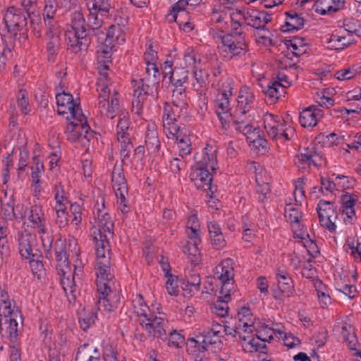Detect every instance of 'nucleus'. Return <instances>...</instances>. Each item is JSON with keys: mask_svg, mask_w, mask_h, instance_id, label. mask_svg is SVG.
I'll use <instances>...</instances> for the list:
<instances>
[{"mask_svg": "<svg viewBox=\"0 0 361 361\" xmlns=\"http://www.w3.org/2000/svg\"><path fill=\"white\" fill-rule=\"evenodd\" d=\"M93 215L91 234L95 244L96 264L106 268L111 264L109 242L114 235V223L105 207L104 197L100 192L95 197Z\"/></svg>", "mask_w": 361, "mask_h": 361, "instance_id": "f257e3e1", "label": "nucleus"}, {"mask_svg": "<svg viewBox=\"0 0 361 361\" xmlns=\"http://www.w3.org/2000/svg\"><path fill=\"white\" fill-rule=\"evenodd\" d=\"M63 243L60 242L56 249V268L61 276V283L66 295L70 301L76 298L78 290L77 283L80 282L83 267L78 259L79 247L76 240L71 238L68 242V250L62 247Z\"/></svg>", "mask_w": 361, "mask_h": 361, "instance_id": "f03ea898", "label": "nucleus"}, {"mask_svg": "<svg viewBox=\"0 0 361 361\" xmlns=\"http://www.w3.org/2000/svg\"><path fill=\"white\" fill-rule=\"evenodd\" d=\"M215 145H207L202 154L195 157V164L190 173V179L197 188L207 187L211 193L213 192L211 187L213 174L218 169Z\"/></svg>", "mask_w": 361, "mask_h": 361, "instance_id": "7ed1b4c3", "label": "nucleus"}, {"mask_svg": "<svg viewBox=\"0 0 361 361\" xmlns=\"http://www.w3.org/2000/svg\"><path fill=\"white\" fill-rule=\"evenodd\" d=\"M23 216L27 223L30 225L40 235L42 243L44 247L51 246L53 238L51 228L41 206L35 204L28 208L27 204L23 210Z\"/></svg>", "mask_w": 361, "mask_h": 361, "instance_id": "20e7f679", "label": "nucleus"}, {"mask_svg": "<svg viewBox=\"0 0 361 361\" xmlns=\"http://www.w3.org/2000/svg\"><path fill=\"white\" fill-rule=\"evenodd\" d=\"M262 122L268 136L276 142L283 143L284 141L290 140L295 136L294 128L285 123L284 120L279 116L266 113L262 117Z\"/></svg>", "mask_w": 361, "mask_h": 361, "instance_id": "39448f33", "label": "nucleus"}, {"mask_svg": "<svg viewBox=\"0 0 361 361\" xmlns=\"http://www.w3.org/2000/svg\"><path fill=\"white\" fill-rule=\"evenodd\" d=\"M97 90L99 93L98 109L99 113L107 118H114L121 110L119 105L118 94L114 92L110 96L109 82L106 80L105 76L99 78Z\"/></svg>", "mask_w": 361, "mask_h": 361, "instance_id": "423d86ee", "label": "nucleus"}, {"mask_svg": "<svg viewBox=\"0 0 361 361\" xmlns=\"http://www.w3.org/2000/svg\"><path fill=\"white\" fill-rule=\"evenodd\" d=\"M96 276L99 294V308L111 312L116 307L115 302H110L111 290L109 282L112 279L111 264H109L106 268H104L103 265L96 264Z\"/></svg>", "mask_w": 361, "mask_h": 361, "instance_id": "0eeeda50", "label": "nucleus"}, {"mask_svg": "<svg viewBox=\"0 0 361 361\" xmlns=\"http://www.w3.org/2000/svg\"><path fill=\"white\" fill-rule=\"evenodd\" d=\"M68 121L66 133L68 139L72 142H78L86 147L90 140L93 137V132L90 130L87 124V118L83 115L73 117Z\"/></svg>", "mask_w": 361, "mask_h": 361, "instance_id": "6e6552de", "label": "nucleus"}, {"mask_svg": "<svg viewBox=\"0 0 361 361\" xmlns=\"http://www.w3.org/2000/svg\"><path fill=\"white\" fill-rule=\"evenodd\" d=\"M58 8V0H44L43 18L47 28L46 36L49 40L48 42L49 49L57 45L61 34L60 27L54 20Z\"/></svg>", "mask_w": 361, "mask_h": 361, "instance_id": "1a4fd4ad", "label": "nucleus"}, {"mask_svg": "<svg viewBox=\"0 0 361 361\" xmlns=\"http://www.w3.org/2000/svg\"><path fill=\"white\" fill-rule=\"evenodd\" d=\"M111 184L117 197V203L122 213H128L129 207L126 200L128 195L126 180L121 164H116L111 173Z\"/></svg>", "mask_w": 361, "mask_h": 361, "instance_id": "9d476101", "label": "nucleus"}, {"mask_svg": "<svg viewBox=\"0 0 361 361\" xmlns=\"http://www.w3.org/2000/svg\"><path fill=\"white\" fill-rule=\"evenodd\" d=\"M89 11L87 21L92 30H98L102 25V17L110 13L114 8L109 0H85Z\"/></svg>", "mask_w": 361, "mask_h": 361, "instance_id": "9b49d317", "label": "nucleus"}, {"mask_svg": "<svg viewBox=\"0 0 361 361\" xmlns=\"http://www.w3.org/2000/svg\"><path fill=\"white\" fill-rule=\"evenodd\" d=\"M173 103V106L167 104H165L163 115L164 130L168 138L170 139H174L180 133L182 128H179L176 123V117L180 111L186 106L184 102L177 103L174 99Z\"/></svg>", "mask_w": 361, "mask_h": 361, "instance_id": "f8f14e48", "label": "nucleus"}, {"mask_svg": "<svg viewBox=\"0 0 361 361\" xmlns=\"http://www.w3.org/2000/svg\"><path fill=\"white\" fill-rule=\"evenodd\" d=\"M57 111L66 120H71L73 117L83 114L77 99H73L72 94L65 92H58L56 94Z\"/></svg>", "mask_w": 361, "mask_h": 361, "instance_id": "ddd939ff", "label": "nucleus"}, {"mask_svg": "<svg viewBox=\"0 0 361 361\" xmlns=\"http://www.w3.org/2000/svg\"><path fill=\"white\" fill-rule=\"evenodd\" d=\"M118 116L119 119L116 126L117 139L119 143L121 155L123 157H126L132 148L128 134L130 126L129 113L126 109H121Z\"/></svg>", "mask_w": 361, "mask_h": 361, "instance_id": "4468645a", "label": "nucleus"}, {"mask_svg": "<svg viewBox=\"0 0 361 361\" xmlns=\"http://www.w3.org/2000/svg\"><path fill=\"white\" fill-rule=\"evenodd\" d=\"M18 249L21 257L25 262L33 259V257H42L35 236L26 230L20 232L18 235Z\"/></svg>", "mask_w": 361, "mask_h": 361, "instance_id": "2eb2a0df", "label": "nucleus"}, {"mask_svg": "<svg viewBox=\"0 0 361 361\" xmlns=\"http://www.w3.org/2000/svg\"><path fill=\"white\" fill-rule=\"evenodd\" d=\"M223 333L232 338H236L238 336L240 338L244 331L239 329L238 325L235 327H231L219 324H213L212 329L206 333V338L203 341L209 342L210 344H214L218 349H220L223 345L221 339Z\"/></svg>", "mask_w": 361, "mask_h": 361, "instance_id": "dca6fc26", "label": "nucleus"}, {"mask_svg": "<svg viewBox=\"0 0 361 361\" xmlns=\"http://www.w3.org/2000/svg\"><path fill=\"white\" fill-rule=\"evenodd\" d=\"M277 288L273 290V296L278 301H283L286 298L293 295L295 293L293 281L286 270L276 272Z\"/></svg>", "mask_w": 361, "mask_h": 361, "instance_id": "f3484780", "label": "nucleus"}, {"mask_svg": "<svg viewBox=\"0 0 361 361\" xmlns=\"http://www.w3.org/2000/svg\"><path fill=\"white\" fill-rule=\"evenodd\" d=\"M317 212L322 226L330 232L335 231L337 214L334 204L329 201L320 200L317 204Z\"/></svg>", "mask_w": 361, "mask_h": 361, "instance_id": "a211bd4d", "label": "nucleus"}, {"mask_svg": "<svg viewBox=\"0 0 361 361\" xmlns=\"http://www.w3.org/2000/svg\"><path fill=\"white\" fill-rule=\"evenodd\" d=\"M236 37L231 35H225L221 37V43L218 47L224 57L231 59L232 57L244 54L246 50V45L241 42L235 41Z\"/></svg>", "mask_w": 361, "mask_h": 361, "instance_id": "6ab92c4d", "label": "nucleus"}, {"mask_svg": "<svg viewBox=\"0 0 361 361\" xmlns=\"http://www.w3.org/2000/svg\"><path fill=\"white\" fill-rule=\"evenodd\" d=\"M4 23L9 32L16 35L17 32L27 25L26 18L20 8L13 6L8 8L4 16Z\"/></svg>", "mask_w": 361, "mask_h": 361, "instance_id": "aec40b11", "label": "nucleus"}, {"mask_svg": "<svg viewBox=\"0 0 361 361\" xmlns=\"http://www.w3.org/2000/svg\"><path fill=\"white\" fill-rule=\"evenodd\" d=\"M0 199L1 204V213L6 219L12 220L14 218H23V210L25 208V204H18L15 209L14 200L12 198V195L11 194L8 195L7 191L4 190V189L2 190Z\"/></svg>", "mask_w": 361, "mask_h": 361, "instance_id": "412c9836", "label": "nucleus"}, {"mask_svg": "<svg viewBox=\"0 0 361 361\" xmlns=\"http://www.w3.org/2000/svg\"><path fill=\"white\" fill-rule=\"evenodd\" d=\"M357 196L354 193L345 192L340 197L341 216L345 223L353 224L355 221V207Z\"/></svg>", "mask_w": 361, "mask_h": 361, "instance_id": "4be33fe9", "label": "nucleus"}, {"mask_svg": "<svg viewBox=\"0 0 361 361\" xmlns=\"http://www.w3.org/2000/svg\"><path fill=\"white\" fill-rule=\"evenodd\" d=\"M291 228L294 238L300 240L310 255L314 256L318 253V247L316 243L310 238L303 221L300 222V224H293Z\"/></svg>", "mask_w": 361, "mask_h": 361, "instance_id": "5701e85b", "label": "nucleus"}, {"mask_svg": "<svg viewBox=\"0 0 361 361\" xmlns=\"http://www.w3.org/2000/svg\"><path fill=\"white\" fill-rule=\"evenodd\" d=\"M355 41V36L345 30H336L328 39V48L331 49H343Z\"/></svg>", "mask_w": 361, "mask_h": 361, "instance_id": "b1692460", "label": "nucleus"}, {"mask_svg": "<svg viewBox=\"0 0 361 361\" xmlns=\"http://www.w3.org/2000/svg\"><path fill=\"white\" fill-rule=\"evenodd\" d=\"M323 115V111L319 107L312 105L300 112L299 122L304 128H313L317 126Z\"/></svg>", "mask_w": 361, "mask_h": 361, "instance_id": "393cba45", "label": "nucleus"}, {"mask_svg": "<svg viewBox=\"0 0 361 361\" xmlns=\"http://www.w3.org/2000/svg\"><path fill=\"white\" fill-rule=\"evenodd\" d=\"M20 311L6 290H0V319L19 317Z\"/></svg>", "mask_w": 361, "mask_h": 361, "instance_id": "a878e982", "label": "nucleus"}, {"mask_svg": "<svg viewBox=\"0 0 361 361\" xmlns=\"http://www.w3.org/2000/svg\"><path fill=\"white\" fill-rule=\"evenodd\" d=\"M157 314L159 316L155 315V312H151L148 314V319L150 327H152V330H148L146 328H143L149 334L152 335L155 337L163 338L166 336V319L165 318L161 315L160 307L159 305L156 308Z\"/></svg>", "mask_w": 361, "mask_h": 361, "instance_id": "bb28decb", "label": "nucleus"}, {"mask_svg": "<svg viewBox=\"0 0 361 361\" xmlns=\"http://www.w3.org/2000/svg\"><path fill=\"white\" fill-rule=\"evenodd\" d=\"M255 102L254 92L247 86L243 87L238 96L237 112L242 115L245 114L254 106Z\"/></svg>", "mask_w": 361, "mask_h": 361, "instance_id": "cd10ccee", "label": "nucleus"}, {"mask_svg": "<svg viewBox=\"0 0 361 361\" xmlns=\"http://www.w3.org/2000/svg\"><path fill=\"white\" fill-rule=\"evenodd\" d=\"M126 26L118 23L109 27L104 40L106 45L114 48L116 45L123 44L126 41Z\"/></svg>", "mask_w": 361, "mask_h": 361, "instance_id": "c85d7f7f", "label": "nucleus"}, {"mask_svg": "<svg viewBox=\"0 0 361 361\" xmlns=\"http://www.w3.org/2000/svg\"><path fill=\"white\" fill-rule=\"evenodd\" d=\"M245 23L256 29L264 27L271 20V15L255 9H246Z\"/></svg>", "mask_w": 361, "mask_h": 361, "instance_id": "c756f323", "label": "nucleus"}, {"mask_svg": "<svg viewBox=\"0 0 361 361\" xmlns=\"http://www.w3.org/2000/svg\"><path fill=\"white\" fill-rule=\"evenodd\" d=\"M345 4V0H317L314 8L320 15H331L341 10Z\"/></svg>", "mask_w": 361, "mask_h": 361, "instance_id": "7c9ffc66", "label": "nucleus"}, {"mask_svg": "<svg viewBox=\"0 0 361 361\" xmlns=\"http://www.w3.org/2000/svg\"><path fill=\"white\" fill-rule=\"evenodd\" d=\"M68 44L72 51L77 53L82 50H86L89 45V39L87 37L86 32L69 30L66 35Z\"/></svg>", "mask_w": 361, "mask_h": 361, "instance_id": "2f4dec72", "label": "nucleus"}, {"mask_svg": "<svg viewBox=\"0 0 361 361\" xmlns=\"http://www.w3.org/2000/svg\"><path fill=\"white\" fill-rule=\"evenodd\" d=\"M216 114L224 130L229 128L231 115L229 112V100L227 94L223 93L216 101Z\"/></svg>", "mask_w": 361, "mask_h": 361, "instance_id": "473e14b6", "label": "nucleus"}, {"mask_svg": "<svg viewBox=\"0 0 361 361\" xmlns=\"http://www.w3.org/2000/svg\"><path fill=\"white\" fill-rule=\"evenodd\" d=\"M133 305L135 312L139 317L140 325L142 328H146L151 331L152 327L149 325L148 314L152 312L141 295H136L135 298L133 300Z\"/></svg>", "mask_w": 361, "mask_h": 361, "instance_id": "72a5a7b5", "label": "nucleus"}, {"mask_svg": "<svg viewBox=\"0 0 361 361\" xmlns=\"http://www.w3.org/2000/svg\"><path fill=\"white\" fill-rule=\"evenodd\" d=\"M206 338V334L203 336H197V338H190L188 340L186 348L189 354L193 355L195 360L200 357V353L204 350H212L213 345L209 342H204V338Z\"/></svg>", "mask_w": 361, "mask_h": 361, "instance_id": "f704fd0d", "label": "nucleus"}, {"mask_svg": "<svg viewBox=\"0 0 361 361\" xmlns=\"http://www.w3.org/2000/svg\"><path fill=\"white\" fill-rule=\"evenodd\" d=\"M113 49V47L106 45V43L99 45L98 48L97 61L99 64L98 68L100 75L99 78H104L105 75V79L107 80L106 71L109 68V63L111 61Z\"/></svg>", "mask_w": 361, "mask_h": 361, "instance_id": "c9c22d12", "label": "nucleus"}, {"mask_svg": "<svg viewBox=\"0 0 361 361\" xmlns=\"http://www.w3.org/2000/svg\"><path fill=\"white\" fill-rule=\"evenodd\" d=\"M319 159V155L307 148L295 156L294 164L299 169L306 170L312 165L317 166Z\"/></svg>", "mask_w": 361, "mask_h": 361, "instance_id": "e433bc0d", "label": "nucleus"}, {"mask_svg": "<svg viewBox=\"0 0 361 361\" xmlns=\"http://www.w3.org/2000/svg\"><path fill=\"white\" fill-rule=\"evenodd\" d=\"M189 239L190 241H188L182 247L183 252L191 263L198 264L202 260L201 253L197 247L200 243V236Z\"/></svg>", "mask_w": 361, "mask_h": 361, "instance_id": "4c0bfd02", "label": "nucleus"}, {"mask_svg": "<svg viewBox=\"0 0 361 361\" xmlns=\"http://www.w3.org/2000/svg\"><path fill=\"white\" fill-rule=\"evenodd\" d=\"M242 348L246 353H252L264 348V344L254 331L243 334L240 337Z\"/></svg>", "mask_w": 361, "mask_h": 361, "instance_id": "58836bf2", "label": "nucleus"}, {"mask_svg": "<svg viewBox=\"0 0 361 361\" xmlns=\"http://www.w3.org/2000/svg\"><path fill=\"white\" fill-rule=\"evenodd\" d=\"M238 325L240 330H243L244 333L254 331L257 320H255L249 308L245 307L240 308L238 313Z\"/></svg>", "mask_w": 361, "mask_h": 361, "instance_id": "ea45409f", "label": "nucleus"}, {"mask_svg": "<svg viewBox=\"0 0 361 361\" xmlns=\"http://www.w3.org/2000/svg\"><path fill=\"white\" fill-rule=\"evenodd\" d=\"M18 317L0 319V331L4 337L15 342L18 336Z\"/></svg>", "mask_w": 361, "mask_h": 361, "instance_id": "a19ab883", "label": "nucleus"}, {"mask_svg": "<svg viewBox=\"0 0 361 361\" xmlns=\"http://www.w3.org/2000/svg\"><path fill=\"white\" fill-rule=\"evenodd\" d=\"M214 276L219 282L233 280L234 269L233 260L226 259L219 264L215 268Z\"/></svg>", "mask_w": 361, "mask_h": 361, "instance_id": "79ce46f5", "label": "nucleus"}, {"mask_svg": "<svg viewBox=\"0 0 361 361\" xmlns=\"http://www.w3.org/2000/svg\"><path fill=\"white\" fill-rule=\"evenodd\" d=\"M192 134L187 128H182L180 134L173 140H176L179 155L182 157L187 156L192 151Z\"/></svg>", "mask_w": 361, "mask_h": 361, "instance_id": "37998d69", "label": "nucleus"}, {"mask_svg": "<svg viewBox=\"0 0 361 361\" xmlns=\"http://www.w3.org/2000/svg\"><path fill=\"white\" fill-rule=\"evenodd\" d=\"M175 68H173V63L171 61H166L162 66V74L164 78H169L171 82L176 86H182L188 80V71L183 68L180 69L182 74L181 77H176L173 75Z\"/></svg>", "mask_w": 361, "mask_h": 361, "instance_id": "c03bdc74", "label": "nucleus"}, {"mask_svg": "<svg viewBox=\"0 0 361 361\" xmlns=\"http://www.w3.org/2000/svg\"><path fill=\"white\" fill-rule=\"evenodd\" d=\"M44 173V166L41 159L34 157L33 165L31 167L32 188L35 195L40 192L42 180L41 177Z\"/></svg>", "mask_w": 361, "mask_h": 361, "instance_id": "a18cd8bd", "label": "nucleus"}, {"mask_svg": "<svg viewBox=\"0 0 361 361\" xmlns=\"http://www.w3.org/2000/svg\"><path fill=\"white\" fill-rule=\"evenodd\" d=\"M283 44L288 51H290L295 56H300L307 52L308 49L307 43L301 37H293L283 41Z\"/></svg>", "mask_w": 361, "mask_h": 361, "instance_id": "49530a36", "label": "nucleus"}, {"mask_svg": "<svg viewBox=\"0 0 361 361\" xmlns=\"http://www.w3.org/2000/svg\"><path fill=\"white\" fill-rule=\"evenodd\" d=\"M133 90V108H137V111L140 109L142 103L144 102L149 90V85L144 83L143 80L134 81Z\"/></svg>", "mask_w": 361, "mask_h": 361, "instance_id": "de8ad7c7", "label": "nucleus"}, {"mask_svg": "<svg viewBox=\"0 0 361 361\" xmlns=\"http://www.w3.org/2000/svg\"><path fill=\"white\" fill-rule=\"evenodd\" d=\"M278 329H274L272 327L269 326L264 322L258 319L255 324L254 332L255 336H259L262 342L271 341L274 336L277 337L276 334Z\"/></svg>", "mask_w": 361, "mask_h": 361, "instance_id": "09e8293b", "label": "nucleus"}, {"mask_svg": "<svg viewBox=\"0 0 361 361\" xmlns=\"http://www.w3.org/2000/svg\"><path fill=\"white\" fill-rule=\"evenodd\" d=\"M284 215L291 226L293 224H300L302 221L301 212L298 210V204L293 203L290 198L286 200Z\"/></svg>", "mask_w": 361, "mask_h": 361, "instance_id": "8fccbe9b", "label": "nucleus"}, {"mask_svg": "<svg viewBox=\"0 0 361 361\" xmlns=\"http://www.w3.org/2000/svg\"><path fill=\"white\" fill-rule=\"evenodd\" d=\"M314 287L317 292V298L320 306L322 308L328 307L331 303L329 289L319 279L314 281Z\"/></svg>", "mask_w": 361, "mask_h": 361, "instance_id": "3c124183", "label": "nucleus"}, {"mask_svg": "<svg viewBox=\"0 0 361 361\" xmlns=\"http://www.w3.org/2000/svg\"><path fill=\"white\" fill-rule=\"evenodd\" d=\"M247 141L249 143L251 149L258 154H264L267 149V140L259 135V131L257 130L252 133L251 135L247 136Z\"/></svg>", "mask_w": 361, "mask_h": 361, "instance_id": "603ef678", "label": "nucleus"}, {"mask_svg": "<svg viewBox=\"0 0 361 361\" xmlns=\"http://www.w3.org/2000/svg\"><path fill=\"white\" fill-rule=\"evenodd\" d=\"M334 90L326 88L317 91L314 95V100L320 106L329 108L334 104Z\"/></svg>", "mask_w": 361, "mask_h": 361, "instance_id": "864d4df0", "label": "nucleus"}, {"mask_svg": "<svg viewBox=\"0 0 361 361\" xmlns=\"http://www.w3.org/2000/svg\"><path fill=\"white\" fill-rule=\"evenodd\" d=\"M264 94L270 103H275L283 94V88L279 80H273L270 81L264 90Z\"/></svg>", "mask_w": 361, "mask_h": 361, "instance_id": "5fc2aeb1", "label": "nucleus"}, {"mask_svg": "<svg viewBox=\"0 0 361 361\" xmlns=\"http://www.w3.org/2000/svg\"><path fill=\"white\" fill-rule=\"evenodd\" d=\"M183 59L185 68H197L202 66V61L197 59V52L192 47L185 49Z\"/></svg>", "mask_w": 361, "mask_h": 361, "instance_id": "6e6d98bb", "label": "nucleus"}, {"mask_svg": "<svg viewBox=\"0 0 361 361\" xmlns=\"http://www.w3.org/2000/svg\"><path fill=\"white\" fill-rule=\"evenodd\" d=\"M304 24L303 18L294 11L286 13L285 25L287 31H293L300 30Z\"/></svg>", "mask_w": 361, "mask_h": 361, "instance_id": "4d7b16f0", "label": "nucleus"}, {"mask_svg": "<svg viewBox=\"0 0 361 361\" xmlns=\"http://www.w3.org/2000/svg\"><path fill=\"white\" fill-rule=\"evenodd\" d=\"M230 18L233 23V28L237 30L242 24L245 23L246 9L240 7H235L228 10Z\"/></svg>", "mask_w": 361, "mask_h": 361, "instance_id": "13d9d810", "label": "nucleus"}, {"mask_svg": "<svg viewBox=\"0 0 361 361\" xmlns=\"http://www.w3.org/2000/svg\"><path fill=\"white\" fill-rule=\"evenodd\" d=\"M187 6H188L186 0H179L175 4L169 15V20H177L178 18L184 17L188 19V12L185 11Z\"/></svg>", "mask_w": 361, "mask_h": 361, "instance_id": "bf43d9fd", "label": "nucleus"}, {"mask_svg": "<svg viewBox=\"0 0 361 361\" xmlns=\"http://www.w3.org/2000/svg\"><path fill=\"white\" fill-rule=\"evenodd\" d=\"M145 143L149 149L157 148L159 146L157 128L154 123H150L147 126Z\"/></svg>", "mask_w": 361, "mask_h": 361, "instance_id": "052dcab7", "label": "nucleus"}, {"mask_svg": "<svg viewBox=\"0 0 361 361\" xmlns=\"http://www.w3.org/2000/svg\"><path fill=\"white\" fill-rule=\"evenodd\" d=\"M345 249L355 260L361 263V242L354 238H348L345 245Z\"/></svg>", "mask_w": 361, "mask_h": 361, "instance_id": "680f3d73", "label": "nucleus"}, {"mask_svg": "<svg viewBox=\"0 0 361 361\" xmlns=\"http://www.w3.org/2000/svg\"><path fill=\"white\" fill-rule=\"evenodd\" d=\"M221 288L219 291V299L225 300L226 301H230L231 296L235 292V286L234 281H220Z\"/></svg>", "mask_w": 361, "mask_h": 361, "instance_id": "e2e57ef3", "label": "nucleus"}, {"mask_svg": "<svg viewBox=\"0 0 361 361\" xmlns=\"http://www.w3.org/2000/svg\"><path fill=\"white\" fill-rule=\"evenodd\" d=\"M316 139L319 143H321L323 146L326 147L338 145L343 140L341 137L334 133L329 134H320Z\"/></svg>", "mask_w": 361, "mask_h": 361, "instance_id": "0e129e2a", "label": "nucleus"}, {"mask_svg": "<svg viewBox=\"0 0 361 361\" xmlns=\"http://www.w3.org/2000/svg\"><path fill=\"white\" fill-rule=\"evenodd\" d=\"M304 185V178H298L294 183V192L292 194V197H289L288 198H290L292 202L295 203V204H301L305 200Z\"/></svg>", "mask_w": 361, "mask_h": 361, "instance_id": "69168bd1", "label": "nucleus"}, {"mask_svg": "<svg viewBox=\"0 0 361 361\" xmlns=\"http://www.w3.org/2000/svg\"><path fill=\"white\" fill-rule=\"evenodd\" d=\"M341 334L348 342L350 349L355 350L357 341L355 335L354 329L350 325L345 324L341 327Z\"/></svg>", "mask_w": 361, "mask_h": 361, "instance_id": "338daca9", "label": "nucleus"}, {"mask_svg": "<svg viewBox=\"0 0 361 361\" xmlns=\"http://www.w3.org/2000/svg\"><path fill=\"white\" fill-rule=\"evenodd\" d=\"M186 233L188 238L200 236L198 218L196 214H190L188 216L186 225Z\"/></svg>", "mask_w": 361, "mask_h": 361, "instance_id": "774afa93", "label": "nucleus"}]
</instances>
